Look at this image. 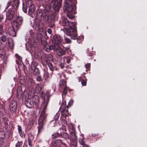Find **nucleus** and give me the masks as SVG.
<instances>
[{"label": "nucleus", "mask_w": 147, "mask_h": 147, "mask_svg": "<svg viewBox=\"0 0 147 147\" xmlns=\"http://www.w3.org/2000/svg\"><path fill=\"white\" fill-rule=\"evenodd\" d=\"M62 23L64 28L63 31L67 35L69 36L73 39H76L77 38V31L74 23L68 20L67 18L62 19Z\"/></svg>", "instance_id": "nucleus-1"}, {"label": "nucleus", "mask_w": 147, "mask_h": 147, "mask_svg": "<svg viewBox=\"0 0 147 147\" xmlns=\"http://www.w3.org/2000/svg\"><path fill=\"white\" fill-rule=\"evenodd\" d=\"M26 88L24 85L19 86L17 89V94L18 96L22 97L25 100V104L28 108H32L34 104L33 101L31 100L32 95H31V92L28 94L25 90Z\"/></svg>", "instance_id": "nucleus-2"}, {"label": "nucleus", "mask_w": 147, "mask_h": 147, "mask_svg": "<svg viewBox=\"0 0 147 147\" xmlns=\"http://www.w3.org/2000/svg\"><path fill=\"white\" fill-rule=\"evenodd\" d=\"M64 5L67 11V17L70 19L74 18V15L76 13V11L73 7L75 4H73L71 1L69 0H65Z\"/></svg>", "instance_id": "nucleus-3"}, {"label": "nucleus", "mask_w": 147, "mask_h": 147, "mask_svg": "<svg viewBox=\"0 0 147 147\" xmlns=\"http://www.w3.org/2000/svg\"><path fill=\"white\" fill-rule=\"evenodd\" d=\"M23 18L21 16H18L16 17V20L13 21V29L9 32L10 34L13 37H15L16 36V32L14 29L16 28L18 29L22 25L23 22Z\"/></svg>", "instance_id": "nucleus-4"}, {"label": "nucleus", "mask_w": 147, "mask_h": 147, "mask_svg": "<svg viewBox=\"0 0 147 147\" xmlns=\"http://www.w3.org/2000/svg\"><path fill=\"white\" fill-rule=\"evenodd\" d=\"M47 35L46 31L43 28L39 29V32L36 34V38L38 41H40L42 44L45 47L48 45L46 42V39L45 37Z\"/></svg>", "instance_id": "nucleus-5"}, {"label": "nucleus", "mask_w": 147, "mask_h": 147, "mask_svg": "<svg viewBox=\"0 0 147 147\" xmlns=\"http://www.w3.org/2000/svg\"><path fill=\"white\" fill-rule=\"evenodd\" d=\"M47 105H46L45 107H43L41 105V108L42 109L41 114L40 116L38 121L39 128L38 129V133L40 131V130L42 129L43 124L44 121H45L46 119L47 115L45 113V110L47 108Z\"/></svg>", "instance_id": "nucleus-6"}, {"label": "nucleus", "mask_w": 147, "mask_h": 147, "mask_svg": "<svg viewBox=\"0 0 147 147\" xmlns=\"http://www.w3.org/2000/svg\"><path fill=\"white\" fill-rule=\"evenodd\" d=\"M25 40L26 42L28 44L29 47L27 48L26 47V49L31 52H34L37 46V44L34 39L31 40L28 35H27L25 36Z\"/></svg>", "instance_id": "nucleus-7"}, {"label": "nucleus", "mask_w": 147, "mask_h": 147, "mask_svg": "<svg viewBox=\"0 0 147 147\" xmlns=\"http://www.w3.org/2000/svg\"><path fill=\"white\" fill-rule=\"evenodd\" d=\"M52 42L53 44H56L58 46L62 45L64 43L62 38L60 36L57 34L54 35L52 40Z\"/></svg>", "instance_id": "nucleus-8"}, {"label": "nucleus", "mask_w": 147, "mask_h": 147, "mask_svg": "<svg viewBox=\"0 0 147 147\" xmlns=\"http://www.w3.org/2000/svg\"><path fill=\"white\" fill-rule=\"evenodd\" d=\"M62 0H53L51 1V4L53 5V8L55 11L57 12L59 11L61 7Z\"/></svg>", "instance_id": "nucleus-9"}, {"label": "nucleus", "mask_w": 147, "mask_h": 147, "mask_svg": "<svg viewBox=\"0 0 147 147\" xmlns=\"http://www.w3.org/2000/svg\"><path fill=\"white\" fill-rule=\"evenodd\" d=\"M72 132H70V140L71 141V147H77L76 140L77 138L74 132V130H72Z\"/></svg>", "instance_id": "nucleus-10"}, {"label": "nucleus", "mask_w": 147, "mask_h": 147, "mask_svg": "<svg viewBox=\"0 0 147 147\" xmlns=\"http://www.w3.org/2000/svg\"><path fill=\"white\" fill-rule=\"evenodd\" d=\"M14 16V11L13 8H10L8 9L6 12V18L10 20L13 19Z\"/></svg>", "instance_id": "nucleus-11"}, {"label": "nucleus", "mask_w": 147, "mask_h": 147, "mask_svg": "<svg viewBox=\"0 0 147 147\" xmlns=\"http://www.w3.org/2000/svg\"><path fill=\"white\" fill-rule=\"evenodd\" d=\"M50 91L47 90L46 93L45 97L43 98L44 102L42 103V106L45 107L46 105H47L49 101V97L50 95Z\"/></svg>", "instance_id": "nucleus-12"}, {"label": "nucleus", "mask_w": 147, "mask_h": 147, "mask_svg": "<svg viewBox=\"0 0 147 147\" xmlns=\"http://www.w3.org/2000/svg\"><path fill=\"white\" fill-rule=\"evenodd\" d=\"M10 111L12 112H15L17 109V103L15 100L11 101L9 105Z\"/></svg>", "instance_id": "nucleus-13"}, {"label": "nucleus", "mask_w": 147, "mask_h": 147, "mask_svg": "<svg viewBox=\"0 0 147 147\" xmlns=\"http://www.w3.org/2000/svg\"><path fill=\"white\" fill-rule=\"evenodd\" d=\"M19 4V0H13V8L16 10L18 7Z\"/></svg>", "instance_id": "nucleus-14"}, {"label": "nucleus", "mask_w": 147, "mask_h": 147, "mask_svg": "<svg viewBox=\"0 0 147 147\" xmlns=\"http://www.w3.org/2000/svg\"><path fill=\"white\" fill-rule=\"evenodd\" d=\"M61 142L60 140L54 141L52 142V144L54 147H61Z\"/></svg>", "instance_id": "nucleus-15"}, {"label": "nucleus", "mask_w": 147, "mask_h": 147, "mask_svg": "<svg viewBox=\"0 0 147 147\" xmlns=\"http://www.w3.org/2000/svg\"><path fill=\"white\" fill-rule=\"evenodd\" d=\"M34 6L33 5H31L29 7L28 9V14L29 15L32 16V15L34 13Z\"/></svg>", "instance_id": "nucleus-16"}, {"label": "nucleus", "mask_w": 147, "mask_h": 147, "mask_svg": "<svg viewBox=\"0 0 147 147\" xmlns=\"http://www.w3.org/2000/svg\"><path fill=\"white\" fill-rule=\"evenodd\" d=\"M31 95H32V97L31 100L34 104H38L39 102L38 96L37 95H34L33 96L32 94H31Z\"/></svg>", "instance_id": "nucleus-17"}, {"label": "nucleus", "mask_w": 147, "mask_h": 147, "mask_svg": "<svg viewBox=\"0 0 147 147\" xmlns=\"http://www.w3.org/2000/svg\"><path fill=\"white\" fill-rule=\"evenodd\" d=\"M61 123L63 127H62L61 128H60V130L61 131L62 130L64 131H65L66 128L65 127L67 125V121L65 119H63L62 120Z\"/></svg>", "instance_id": "nucleus-18"}, {"label": "nucleus", "mask_w": 147, "mask_h": 147, "mask_svg": "<svg viewBox=\"0 0 147 147\" xmlns=\"http://www.w3.org/2000/svg\"><path fill=\"white\" fill-rule=\"evenodd\" d=\"M59 46H58V48L57 49V53L59 56L63 55L65 54V51L63 50L60 49Z\"/></svg>", "instance_id": "nucleus-19"}, {"label": "nucleus", "mask_w": 147, "mask_h": 147, "mask_svg": "<svg viewBox=\"0 0 147 147\" xmlns=\"http://www.w3.org/2000/svg\"><path fill=\"white\" fill-rule=\"evenodd\" d=\"M84 138L83 135H80V137L79 139V143L82 146L84 145L85 144V142L84 141Z\"/></svg>", "instance_id": "nucleus-20"}, {"label": "nucleus", "mask_w": 147, "mask_h": 147, "mask_svg": "<svg viewBox=\"0 0 147 147\" xmlns=\"http://www.w3.org/2000/svg\"><path fill=\"white\" fill-rule=\"evenodd\" d=\"M28 84L29 86L32 87L34 85L35 82L32 79L30 78L28 80Z\"/></svg>", "instance_id": "nucleus-21"}, {"label": "nucleus", "mask_w": 147, "mask_h": 147, "mask_svg": "<svg viewBox=\"0 0 147 147\" xmlns=\"http://www.w3.org/2000/svg\"><path fill=\"white\" fill-rule=\"evenodd\" d=\"M61 115L66 117L69 115V113L68 111L65 109H63L61 111Z\"/></svg>", "instance_id": "nucleus-22"}, {"label": "nucleus", "mask_w": 147, "mask_h": 147, "mask_svg": "<svg viewBox=\"0 0 147 147\" xmlns=\"http://www.w3.org/2000/svg\"><path fill=\"white\" fill-rule=\"evenodd\" d=\"M48 65L51 71L55 70H57V68L55 66H53L51 62L48 63Z\"/></svg>", "instance_id": "nucleus-23"}, {"label": "nucleus", "mask_w": 147, "mask_h": 147, "mask_svg": "<svg viewBox=\"0 0 147 147\" xmlns=\"http://www.w3.org/2000/svg\"><path fill=\"white\" fill-rule=\"evenodd\" d=\"M8 44L9 47L11 49H13L14 46V42L12 39H10L8 40Z\"/></svg>", "instance_id": "nucleus-24"}, {"label": "nucleus", "mask_w": 147, "mask_h": 147, "mask_svg": "<svg viewBox=\"0 0 147 147\" xmlns=\"http://www.w3.org/2000/svg\"><path fill=\"white\" fill-rule=\"evenodd\" d=\"M66 82L63 80H62L59 82V86L61 88H65L66 86Z\"/></svg>", "instance_id": "nucleus-25"}, {"label": "nucleus", "mask_w": 147, "mask_h": 147, "mask_svg": "<svg viewBox=\"0 0 147 147\" xmlns=\"http://www.w3.org/2000/svg\"><path fill=\"white\" fill-rule=\"evenodd\" d=\"M42 89V86L40 85H37L35 88V90L37 93L40 92Z\"/></svg>", "instance_id": "nucleus-26"}, {"label": "nucleus", "mask_w": 147, "mask_h": 147, "mask_svg": "<svg viewBox=\"0 0 147 147\" xmlns=\"http://www.w3.org/2000/svg\"><path fill=\"white\" fill-rule=\"evenodd\" d=\"M59 136L66 139L68 138L69 137L68 135L65 132H63L60 134Z\"/></svg>", "instance_id": "nucleus-27"}, {"label": "nucleus", "mask_w": 147, "mask_h": 147, "mask_svg": "<svg viewBox=\"0 0 147 147\" xmlns=\"http://www.w3.org/2000/svg\"><path fill=\"white\" fill-rule=\"evenodd\" d=\"M5 137V133L3 130L1 129L0 130V139H3Z\"/></svg>", "instance_id": "nucleus-28"}, {"label": "nucleus", "mask_w": 147, "mask_h": 147, "mask_svg": "<svg viewBox=\"0 0 147 147\" xmlns=\"http://www.w3.org/2000/svg\"><path fill=\"white\" fill-rule=\"evenodd\" d=\"M37 65V63L35 61H33L31 65V68L32 70H33L34 68H36V67Z\"/></svg>", "instance_id": "nucleus-29"}, {"label": "nucleus", "mask_w": 147, "mask_h": 147, "mask_svg": "<svg viewBox=\"0 0 147 147\" xmlns=\"http://www.w3.org/2000/svg\"><path fill=\"white\" fill-rule=\"evenodd\" d=\"M63 59L65 61V60L66 59L67 63H69L72 59L71 57H63Z\"/></svg>", "instance_id": "nucleus-30"}, {"label": "nucleus", "mask_w": 147, "mask_h": 147, "mask_svg": "<svg viewBox=\"0 0 147 147\" xmlns=\"http://www.w3.org/2000/svg\"><path fill=\"white\" fill-rule=\"evenodd\" d=\"M32 70L33 71L34 74L35 75H38L40 74V71L37 68H34Z\"/></svg>", "instance_id": "nucleus-31"}, {"label": "nucleus", "mask_w": 147, "mask_h": 147, "mask_svg": "<svg viewBox=\"0 0 147 147\" xmlns=\"http://www.w3.org/2000/svg\"><path fill=\"white\" fill-rule=\"evenodd\" d=\"M69 88L67 87H65L64 89L63 92L62 94V98H63V95H65L67 94V91L68 90Z\"/></svg>", "instance_id": "nucleus-32"}, {"label": "nucleus", "mask_w": 147, "mask_h": 147, "mask_svg": "<svg viewBox=\"0 0 147 147\" xmlns=\"http://www.w3.org/2000/svg\"><path fill=\"white\" fill-rule=\"evenodd\" d=\"M73 100L72 99H71L69 100V102H68V105H67V106L66 107V109H68L69 107L71 106L73 104Z\"/></svg>", "instance_id": "nucleus-33"}, {"label": "nucleus", "mask_w": 147, "mask_h": 147, "mask_svg": "<svg viewBox=\"0 0 147 147\" xmlns=\"http://www.w3.org/2000/svg\"><path fill=\"white\" fill-rule=\"evenodd\" d=\"M5 54V53L4 51L2 49H0V58H1L3 57Z\"/></svg>", "instance_id": "nucleus-34"}, {"label": "nucleus", "mask_w": 147, "mask_h": 147, "mask_svg": "<svg viewBox=\"0 0 147 147\" xmlns=\"http://www.w3.org/2000/svg\"><path fill=\"white\" fill-rule=\"evenodd\" d=\"M58 48V46L54 44V45H51L50 47V49H55L57 50Z\"/></svg>", "instance_id": "nucleus-35"}, {"label": "nucleus", "mask_w": 147, "mask_h": 147, "mask_svg": "<svg viewBox=\"0 0 147 147\" xmlns=\"http://www.w3.org/2000/svg\"><path fill=\"white\" fill-rule=\"evenodd\" d=\"M84 37L83 36H81L78 38L77 40V41L79 43H80L83 40Z\"/></svg>", "instance_id": "nucleus-36"}, {"label": "nucleus", "mask_w": 147, "mask_h": 147, "mask_svg": "<svg viewBox=\"0 0 147 147\" xmlns=\"http://www.w3.org/2000/svg\"><path fill=\"white\" fill-rule=\"evenodd\" d=\"M52 136L53 139H56L58 137L59 135L58 133H56L53 134Z\"/></svg>", "instance_id": "nucleus-37"}, {"label": "nucleus", "mask_w": 147, "mask_h": 147, "mask_svg": "<svg viewBox=\"0 0 147 147\" xmlns=\"http://www.w3.org/2000/svg\"><path fill=\"white\" fill-rule=\"evenodd\" d=\"M59 116L60 113H57L54 117V120L55 121L57 120L59 118Z\"/></svg>", "instance_id": "nucleus-38"}, {"label": "nucleus", "mask_w": 147, "mask_h": 147, "mask_svg": "<svg viewBox=\"0 0 147 147\" xmlns=\"http://www.w3.org/2000/svg\"><path fill=\"white\" fill-rule=\"evenodd\" d=\"M2 41L5 42L6 41L7 39L5 36L3 35L1 38Z\"/></svg>", "instance_id": "nucleus-39"}, {"label": "nucleus", "mask_w": 147, "mask_h": 147, "mask_svg": "<svg viewBox=\"0 0 147 147\" xmlns=\"http://www.w3.org/2000/svg\"><path fill=\"white\" fill-rule=\"evenodd\" d=\"M48 59L50 61H52L53 59V57L51 54H49L48 56Z\"/></svg>", "instance_id": "nucleus-40"}, {"label": "nucleus", "mask_w": 147, "mask_h": 147, "mask_svg": "<svg viewBox=\"0 0 147 147\" xmlns=\"http://www.w3.org/2000/svg\"><path fill=\"white\" fill-rule=\"evenodd\" d=\"M65 40L66 43H70L71 42V40L69 38H65Z\"/></svg>", "instance_id": "nucleus-41"}, {"label": "nucleus", "mask_w": 147, "mask_h": 147, "mask_svg": "<svg viewBox=\"0 0 147 147\" xmlns=\"http://www.w3.org/2000/svg\"><path fill=\"white\" fill-rule=\"evenodd\" d=\"M65 105H66V102L65 101H64L62 104L61 106L60 107V108H66V107H65Z\"/></svg>", "instance_id": "nucleus-42"}, {"label": "nucleus", "mask_w": 147, "mask_h": 147, "mask_svg": "<svg viewBox=\"0 0 147 147\" xmlns=\"http://www.w3.org/2000/svg\"><path fill=\"white\" fill-rule=\"evenodd\" d=\"M3 27L2 24H0V34H1L3 32Z\"/></svg>", "instance_id": "nucleus-43"}, {"label": "nucleus", "mask_w": 147, "mask_h": 147, "mask_svg": "<svg viewBox=\"0 0 147 147\" xmlns=\"http://www.w3.org/2000/svg\"><path fill=\"white\" fill-rule=\"evenodd\" d=\"M3 121L4 122V123L5 124V125L7 124V121H8V118L6 117H3Z\"/></svg>", "instance_id": "nucleus-44"}, {"label": "nucleus", "mask_w": 147, "mask_h": 147, "mask_svg": "<svg viewBox=\"0 0 147 147\" xmlns=\"http://www.w3.org/2000/svg\"><path fill=\"white\" fill-rule=\"evenodd\" d=\"M81 84L82 86H86V80H82V81Z\"/></svg>", "instance_id": "nucleus-45"}, {"label": "nucleus", "mask_w": 147, "mask_h": 147, "mask_svg": "<svg viewBox=\"0 0 147 147\" xmlns=\"http://www.w3.org/2000/svg\"><path fill=\"white\" fill-rule=\"evenodd\" d=\"M18 130L19 133L22 132L21 126L20 125H18Z\"/></svg>", "instance_id": "nucleus-46"}, {"label": "nucleus", "mask_w": 147, "mask_h": 147, "mask_svg": "<svg viewBox=\"0 0 147 147\" xmlns=\"http://www.w3.org/2000/svg\"><path fill=\"white\" fill-rule=\"evenodd\" d=\"M48 73L47 71H45L44 73V77L45 78H47L48 77Z\"/></svg>", "instance_id": "nucleus-47"}, {"label": "nucleus", "mask_w": 147, "mask_h": 147, "mask_svg": "<svg viewBox=\"0 0 147 147\" xmlns=\"http://www.w3.org/2000/svg\"><path fill=\"white\" fill-rule=\"evenodd\" d=\"M4 16L3 14H0V22L3 19Z\"/></svg>", "instance_id": "nucleus-48"}, {"label": "nucleus", "mask_w": 147, "mask_h": 147, "mask_svg": "<svg viewBox=\"0 0 147 147\" xmlns=\"http://www.w3.org/2000/svg\"><path fill=\"white\" fill-rule=\"evenodd\" d=\"M11 2L10 1H9L7 3L6 6V9H7L10 5Z\"/></svg>", "instance_id": "nucleus-49"}, {"label": "nucleus", "mask_w": 147, "mask_h": 147, "mask_svg": "<svg viewBox=\"0 0 147 147\" xmlns=\"http://www.w3.org/2000/svg\"><path fill=\"white\" fill-rule=\"evenodd\" d=\"M55 18V15L54 14H52L51 16V19L52 20H54Z\"/></svg>", "instance_id": "nucleus-50"}, {"label": "nucleus", "mask_w": 147, "mask_h": 147, "mask_svg": "<svg viewBox=\"0 0 147 147\" xmlns=\"http://www.w3.org/2000/svg\"><path fill=\"white\" fill-rule=\"evenodd\" d=\"M67 69L66 70H69V69H71L73 68L70 65H68L66 67Z\"/></svg>", "instance_id": "nucleus-51"}, {"label": "nucleus", "mask_w": 147, "mask_h": 147, "mask_svg": "<svg viewBox=\"0 0 147 147\" xmlns=\"http://www.w3.org/2000/svg\"><path fill=\"white\" fill-rule=\"evenodd\" d=\"M36 80L37 81L40 82V81L42 80V78L40 76H38L36 78Z\"/></svg>", "instance_id": "nucleus-52"}, {"label": "nucleus", "mask_w": 147, "mask_h": 147, "mask_svg": "<svg viewBox=\"0 0 147 147\" xmlns=\"http://www.w3.org/2000/svg\"><path fill=\"white\" fill-rule=\"evenodd\" d=\"M20 134V136L22 137L23 138L25 136L24 133L22 132L19 133Z\"/></svg>", "instance_id": "nucleus-53"}, {"label": "nucleus", "mask_w": 147, "mask_h": 147, "mask_svg": "<svg viewBox=\"0 0 147 147\" xmlns=\"http://www.w3.org/2000/svg\"><path fill=\"white\" fill-rule=\"evenodd\" d=\"M47 32L49 34H51L52 33V30L50 28H48L47 30Z\"/></svg>", "instance_id": "nucleus-54"}, {"label": "nucleus", "mask_w": 147, "mask_h": 147, "mask_svg": "<svg viewBox=\"0 0 147 147\" xmlns=\"http://www.w3.org/2000/svg\"><path fill=\"white\" fill-rule=\"evenodd\" d=\"M90 66V64L89 63H87L85 65V67L86 69L89 68Z\"/></svg>", "instance_id": "nucleus-55"}, {"label": "nucleus", "mask_w": 147, "mask_h": 147, "mask_svg": "<svg viewBox=\"0 0 147 147\" xmlns=\"http://www.w3.org/2000/svg\"><path fill=\"white\" fill-rule=\"evenodd\" d=\"M29 33L30 36H32L34 34V33L32 30H31L30 31Z\"/></svg>", "instance_id": "nucleus-56"}, {"label": "nucleus", "mask_w": 147, "mask_h": 147, "mask_svg": "<svg viewBox=\"0 0 147 147\" xmlns=\"http://www.w3.org/2000/svg\"><path fill=\"white\" fill-rule=\"evenodd\" d=\"M60 66L62 69H63L64 66V64L63 63H61L60 64Z\"/></svg>", "instance_id": "nucleus-57"}, {"label": "nucleus", "mask_w": 147, "mask_h": 147, "mask_svg": "<svg viewBox=\"0 0 147 147\" xmlns=\"http://www.w3.org/2000/svg\"><path fill=\"white\" fill-rule=\"evenodd\" d=\"M16 56L17 58H19V60L20 61H22L21 58L20 57V56L18 55V54H16Z\"/></svg>", "instance_id": "nucleus-58"}, {"label": "nucleus", "mask_w": 147, "mask_h": 147, "mask_svg": "<svg viewBox=\"0 0 147 147\" xmlns=\"http://www.w3.org/2000/svg\"><path fill=\"white\" fill-rule=\"evenodd\" d=\"M3 47V46L2 45V42L0 40V49H1Z\"/></svg>", "instance_id": "nucleus-59"}, {"label": "nucleus", "mask_w": 147, "mask_h": 147, "mask_svg": "<svg viewBox=\"0 0 147 147\" xmlns=\"http://www.w3.org/2000/svg\"><path fill=\"white\" fill-rule=\"evenodd\" d=\"M32 122L31 121H29V123L28 124V125H29L31 126H32Z\"/></svg>", "instance_id": "nucleus-60"}, {"label": "nucleus", "mask_w": 147, "mask_h": 147, "mask_svg": "<svg viewBox=\"0 0 147 147\" xmlns=\"http://www.w3.org/2000/svg\"><path fill=\"white\" fill-rule=\"evenodd\" d=\"M23 10L25 13H26L27 11V9L25 8L24 9L23 7Z\"/></svg>", "instance_id": "nucleus-61"}, {"label": "nucleus", "mask_w": 147, "mask_h": 147, "mask_svg": "<svg viewBox=\"0 0 147 147\" xmlns=\"http://www.w3.org/2000/svg\"><path fill=\"white\" fill-rule=\"evenodd\" d=\"M3 116V113L0 110V117Z\"/></svg>", "instance_id": "nucleus-62"}, {"label": "nucleus", "mask_w": 147, "mask_h": 147, "mask_svg": "<svg viewBox=\"0 0 147 147\" xmlns=\"http://www.w3.org/2000/svg\"><path fill=\"white\" fill-rule=\"evenodd\" d=\"M80 147H89V146L85 144L84 145H83L82 146H80Z\"/></svg>", "instance_id": "nucleus-63"}, {"label": "nucleus", "mask_w": 147, "mask_h": 147, "mask_svg": "<svg viewBox=\"0 0 147 147\" xmlns=\"http://www.w3.org/2000/svg\"><path fill=\"white\" fill-rule=\"evenodd\" d=\"M92 52L93 53V52ZM92 54H93V53H88V55L90 56H92Z\"/></svg>", "instance_id": "nucleus-64"}]
</instances>
